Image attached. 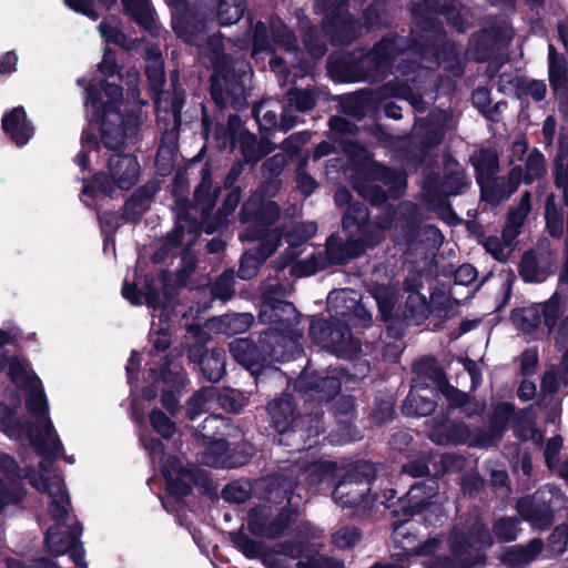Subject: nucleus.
Segmentation results:
<instances>
[{
  "instance_id": "obj_23",
  "label": "nucleus",
  "mask_w": 568,
  "mask_h": 568,
  "mask_svg": "<svg viewBox=\"0 0 568 568\" xmlns=\"http://www.w3.org/2000/svg\"><path fill=\"white\" fill-rule=\"evenodd\" d=\"M549 50V81L557 94L568 97L567 61L556 53L554 45Z\"/></svg>"
},
{
  "instance_id": "obj_22",
  "label": "nucleus",
  "mask_w": 568,
  "mask_h": 568,
  "mask_svg": "<svg viewBox=\"0 0 568 568\" xmlns=\"http://www.w3.org/2000/svg\"><path fill=\"white\" fill-rule=\"evenodd\" d=\"M469 435V429L464 424L444 422L430 430L429 437L439 445H446L466 443Z\"/></svg>"
},
{
  "instance_id": "obj_25",
  "label": "nucleus",
  "mask_w": 568,
  "mask_h": 568,
  "mask_svg": "<svg viewBox=\"0 0 568 568\" xmlns=\"http://www.w3.org/2000/svg\"><path fill=\"white\" fill-rule=\"evenodd\" d=\"M530 209V194L526 192L523 194L518 205L508 213L507 223L504 229V235L508 241H515L518 236Z\"/></svg>"
},
{
  "instance_id": "obj_9",
  "label": "nucleus",
  "mask_w": 568,
  "mask_h": 568,
  "mask_svg": "<svg viewBox=\"0 0 568 568\" xmlns=\"http://www.w3.org/2000/svg\"><path fill=\"white\" fill-rule=\"evenodd\" d=\"M449 545L455 560L430 559L425 568H470L476 564V560L471 559L473 555L477 558L481 549L491 545V540L488 531L478 527L468 538L463 532L454 530Z\"/></svg>"
},
{
  "instance_id": "obj_31",
  "label": "nucleus",
  "mask_w": 568,
  "mask_h": 568,
  "mask_svg": "<svg viewBox=\"0 0 568 568\" xmlns=\"http://www.w3.org/2000/svg\"><path fill=\"white\" fill-rule=\"evenodd\" d=\"M201 369L209 381L217 382L222 378L225 368L223 354L217 351L205 353L200 361Z\"/></svg>"
},
{
  "instance_id": "obj_59",
  "label": "nucleus",
  "mask_w": 568,
  "mask_h": 568,
  "mask_svg": "<svg viewBox=\"0 0 568 568\" xmlns=\"http://www.w3.org/2000/svg\"><path fill=\"white\" fill-rule=\"evenodd\" d=\"M520 89L535 101H541L546 94V84L538 80H525L520 83Z\"/></svg>"
},
{
  "instance_id": "obj_40",
  "label": "nucleus",
  "mask_w": 568,
  "mask_h": 568,
  "mask_svg": "<svg viewBox=\"0 0 568 568\" xmlns=\"http://www.w3.org/2000/svg\"><path fill=\"white\" fill-rule=\"evenodd\" d=\"M545 173L546 166L544 155L538 150L531 151L526 161L524 176L525 182L532 183L534 181L541 179Z\"/></svg>"
},
{
  "instance_id": "obj_16",
  "label": "nucleus",
  "mask_w": 568,
  "mask_h": 568,
  "mask_svg": "<svg viewBox=\"0 0 568 568\" xmlns=\"http://www.w3.org/2000/svg\"><path fill=\"white\" fill-rule=\"evenodd\" d=\"M296 387L311 399L323 402L339 392L341 383L335 376L325 375L311 377L307 374H303L298 377Z\"/></svg>"
},
{
  "instance_id": "obj_46",
  "label": "nucleus",
  "mask_w": 568,
  "mask_h": 568,
  "mask_svg": "<svg viewBox=\"0 0 568 568\" xmlns=\"http://www.w3.org/2000/svg\"><path fill=\"white\" fill-rule=\"evenodd\" d=\"M326 265V260L322 256H315L297 261L292 266V273L295 276H308L323 268Z\"/></svg>"
},
{
  "instance_id": "obj_51",
  "label": "nucleus",
  "mask_w": 568,
  "mask_h": 568,
  "mask_svg": "<svg viewBox=\"0 0 568 568\" xmlns=\"http://www.w3.org/2000/svg\"><path fill=\"white\" fill-rule=\"evenodd\" d=\"M226 447H227V444L225 440H223V439L215 440L212 444L210 452L205 454L203 462L213 467H230V466H232L231 464L227 463V460L224 458V456L222 454H219L216 456H214L212 454L213 452H219V453L225 452Z\"/></svg>"
},
{
  "instance_id": "obj_32",
  "label": "nucleus",
  "mask_w": 568,
  "mask_h": 568,
  "mask_svg": "<svg viewBox=\"0 0 568 568\" xmlns=\"http://www.w3.org/2000/svg\"><path fill=\"white\" fill-rule=\"evenodd\" d=\"M123 6L139 24L145 29L152 28L153 17L149 0H123Z\"/></svg>"
},
{
  "instance_id": "obj_20",
  "label": "nucleus",
  "mask_w": 568,
  "mask_h": 568,
  "mask_svg": "<svg viewBox=\"0 0 568 568\" xmlns=\"http://www.w3.org/2000/svg\"><path fill=\"white\" fill-rule=\"evenodd\" d=\"M519 515L537 528H545L552 521L550 506L537 495L525 497L517 504Z\"/></svg>"
},
{
  "instance_id": "obj_6",
  "label": "nucleus",
  "mask_w": 568,
  "mask_h": 568,
  "mask_svg": "<svg viewBox=\"0 0 568 568\" xmlns=\"http://www.w3.org/2000/svg\"><path fill=\"white\" fill-rule=\"evenodd\" d=\"M327 307L332 321L314 320L310 326V334L315 343L323 348L327 342L336 323L344 322L352 326H365L371 321V314L359 304V296L351 290L333 291L327 296Z\"/></svg>"
},
{
  "instance_id": "obj_26",
  "label": "nucleus",
  "mask_w": 568,
  "mask_h": 568,
  "mask_svg": "<svg viewBox=\"0 0 568 568\" xmlns=\"http://www.w3.org/2000/svg\"><path fill=\"white\" fill-rule=\"evenodd\" d=\"M511 410L513 408L508 404L498 405L491 418L490 434L487 436H479L474 442V444L481 447H488L493 445L500 437L503 430L505 429L511 415Z\"/></svg>"
},
{
  "instance_id": "obj_15",
  "label": "nucleus",
  "mask_w": 568,
  "mask_h": 568,
  "mask_svg": "<svg viewBox=\"0 0 568 568\" xmlns=\"http://www.w3.org/2000/svg\"><path fill=\"white\" fill-rule=\"evenodd\" d=\"M272 39L268 38L266 27L257 23L254 30L253 55L260 51H272L276 48L292 50L295 48L296 39L281 20H274L271 28Z\"/></svg>"
},
{
  "instance_id": "obj_21",
  "label": "nucleus",
  "mask_w": 568,
  "mask_h": 568,
  "mask_svg": "<svg viewBox=\"0 0 568 568\" xmlns=\"http://www.w3.org/2000/svg\"><path fill=\"white\" fill-rule=\"evenodd\" d=\"M343 325L347 323H336L333 331L329 333L332 341L327 342L326 349L342 356H349L359 351V344L355 341L348 332V328Z\"/></svg>"
},
{
  "instance_id": "obj_44",
  "label": "nucleus",
  "mask_w": 568,
  "mask_h": 568,
  "mask_svg": "<svg viewBox=\"0 0 568 568\" xmlns=\"http://www.w3.org/2000/svg\"><path fill=\"white\" fill-rule=\"evenodd\" d=\"M434 376L437 383V386L442 394L447 398L452 406H464L467 405V398L464 393L458 390L457 388L449 385L443 377V373L440 371H435Z\"/></svg>"
},
{
  "instance_id": "obj_28",
  "label": "nucleus",
  "mask_w": 568,
  "mask_h": 568,
  "mask_svg": "<svg viewBox=\"0 0 568 568\" xmlns=\"http://www.w3.org/2000/svg\"><path fill=\"white\" fill-rule=\"evenodd\" d=\"M261 517L257 510L252 511L248 516V528L255 535L276 538L280 537L287 527L286 520L282 516L270 525H264L261 521Z\"/></svg>"
},
{
  "instance_id": "obj_30",
  "label": "nucleus",
  "mask_w": 568,
  "mask_h": 568,
  "mask_svg": "<svg viewBox=\"0 0 568 568\" xmlns=\"http://www.w3.org/2000/svg\"><path fill=\"white\" fill-rule=\"evenodd\" d=\"M100 154L101 148L97 139L91 133L84 132L81 139V151L75 158L77 164L82 170H91L93 162L100 158Z\"/></svg>"
},
{
  "instance_id": "obj_64",
  "label": "nucleus",
  "mask_w": 568,
  "mask_h": 568,
  "mask_svg": "<svg viewBox=\"0 0 568 568\" xmlns=\"http://www.w3.org/2000/svg\"><path fill=\"white\" fill-rule=\"evenodd\" d=\"M153 346L156 351H164L170 345L169 327L160 326L155 328V322H152Z\"/></svg>"
},
{
  "instance_id": "obj_14",
  "label": "nucleus",
  "mask_w": 568,
  "mask_h": 568,
  "mask_svg": "<svg viewBox=\"0 0 568 568\" xmlns=\"http://www.w3.org/2000/svg\"><path fill=\"white\" fill-rule=\"evenodd\" d=\"M476 169L478 171V182L481 185V197L493 204H497L504 199L511 195L513 192L518 187L521 178V169L519 166L514 168L509 173V183L511 184L509 191L505 194H493L484 185L483 179L485 175L490 176L497 170V158L491 151H481L476 162Z\"/></svg>"
},
{
  "instance_id": "obj_41",
  "label": "nucleus",
  "mask_w": 568,
  "mask_h": 568,
  "mask_svg": "<svg viewBox=\"0 0 568 568\" xmlns=\"http://www.w3.org/2000/svg\"><path fill=\"white\" fill-rule=\"evenodd\" d=\"M273 151L268 142L256 141L254 138H246L242 143V152L246 162H256Z\"/></svg>"
},
{
  "instance_id": "obj_42",
  "label": "nucleus",
  "mask_w": 568,
  "mask_h": 568,
  "mask_svg": "<svg viewBox=\"0 0 568 568\" xmlns=\"http://www.w3.org/2000/svg\"><path fill=\"white\" fill-rule=\"evenodd\" d=\"M253 316L248 313L225 315L219 320L223 326V332L227 334H239L251 326Z\"/></svg>"
},
{
  "instance_id": "obj_49",
  "label": "nucleus",
  "mask_w": 568,
  "mask_h": 568,
  "mask_svg": "<svg viewBox=\"0 0 568 568\" xmlns=\"http://www.w3.org/2000/svg\"><path fill=\"white\" fill-rule=\"evenodd\" d=\"M153 429L163 437H171L175 432L174 424L160 409H153L150 415Z\"/></svg>"
},
{
  "instance_id": "obj_60",
  "label": "nucleus",
  "mask_w": 568,
  "mask_h": 568,
  "mask_svg": "<svg viewBox=\"0 0 568 568\" xmlns=\"http://www.w3.org/2000/svg\"><path fill=\"white\" fill-rule=\"evenodd\" d=\"M248 489L244 485H241L239 483L231 484L226 486L223 490V497L226 500L235 501V503H243L248 498Z\"/></svg>"
},
{
  "instance_id": "obj_36",
  "label": "nucleus",
  "mask_w": 568,
  "mask_h": 568,
  "mask_svg": "<svg viewBox=\"0 0 568 568\" xmlns=\"http://www.w3.org/2000/svg\"><path fill=\"white\" fill-rule=\"evenodd\" d=\"M244 12L243 0H221L217 9L220 23L230 26L237 22Z\"/></svg>"
},
{
  "instance_id": "obj_27",
  "label": "nucleus",
  "mask_w": 568,
  "mask_h": 568,
  "mask_svg": "<svg viewBox=\"0 0 568 568\" xmlns=\"http://www.w3.org/2000/svg\"><path fill=\"white\" fill-rule=\"evenodd\" d=\"M317 231V225L314 222H305L298 223L291 227V230L286 234V240L288 243V258L293 261L296 258L301 251L300 246L305 243L308 239H311Z\"/></svg>"
},
{
  "instance_id": "obj_12",
  "label": "nucleus",
  "mask_w": 568,
  "mask_h": 568,
  "mask_svg": "<svg viewBox=\"0 0 568 568\" xmlns=\"http://www.w3.org/2000/svg\"><path fill=\"white\" fill-rule=\"evenodd\" d=\"M561 314L559 297L554 295L544 304H535L514 311L511 322L524 333H531L544 323L548 333H551Z\"/></svg>"
},
{
  "instance_id": "obj_45",
  "label": "nucleus",
  "mask_w": 568,
  "mask_h": 568,
  "mask_svg": "<svg viewBox=\"0 0 568 568\" xmlns=\"http://www.w3.org/2000/svg\"><path fill=\"white\" fill-rule=\"evenodd\" d=\"M514 241H508L503 234V237H488L485 241V248L490 253L494 258L498 261H506L511 253Z\"/></svg>"
},
{
  "instance_id": "obj_48",
  "label": "nucleus",
  "mask_w": 568,
  "mask_h": 568,
  "mask_svg": "<svg viewBox=\"0 0 568 568\" xmlns=\"http://www.w3.org/2000/svg\"><path fill=\"white\" fill-rule=\"evenodd\" d=\"M234 275L233 272H224L214 283L212 294L214 297L226 301L234 294L233 288Z\"/></svg>"
},
{
  "instance_id": "obj_18",
  "label": "nucleus",
  "mask_w": 568,
  "mask_h": 568,
  "mask_svg": "<svg viewBox=\"0 0 568 568\" xmlns=\"http://www.w3.org/2000/svg\"><path fill=\"white\" fill-rule=\"evenodd\" d=\"M393 539L402 550L403 556L426 555L433 551L437 545L436 539H429L423 545L418 544L417 536L414 534V525L410 523L399 524L394 528Z\"/></svg>"
},
{
  "instance_id": "obj_58",
  "label": "nucleus",
  "mask_w": 568,
  "mask_h": 568,
  "mask_svg": "<svg viewBox=\"0 0 568 568\" xmlns=\"http://www.w3.org/2000/svg\"><path fill=\"white\" fill-rule=\"evenodd\" d=\"M235 546L248 558H256L261 555V547L245 535H237L234 538Z\"/></svg>"
},
{
  "instance_id": "obj_17",
  "label": "nucleus",
  "mask_w": 568,
  "mask_h": 568,
  "mask_svg": "<svg viewBox=\"0 0 568 568\" xmlns=\"http://www.w3.org/2000/svg\"><path fill=\"white\" fill-rule=\"evenodd\" d=\"M2 128L11 141L19 146L27 144L34 132L32 123L27 119L26 111L20 106L4 113Z\"/></svg>"
},
{
  "instance_id": "obj_37",
  "label": "nucleus",
  "mask_w": 568,
  "mask_h": 568,
  "mask_svg": "<svg viewBox=\"0 0 568 568\" xmlns=\"http://www.w3.org/2000/svg\"><path fill=\"white\" fill-rule=\"evenodd\" d=\"M372 295L376 301V304L379 308L382 317L384 320H388L392 315L393 307L395 304V293L392 287L377 285L372 290Z\"/></svg>"
},
{
  "instance_id": "obj_62",
  "label": "nucleus",
  "mask_w": 568,
  "mask_h": 568,
  "mask_svg": "<svg viewBox=\"0 0 568 568\" xmlns=\"http://www.w3.org/2000/svg\"><path fill=\"white\" fill-rule=\"evenodd\" d=\"M555 182L557 187L562 189L565 202L568 204V165L561 161L556 163Z\"/></svg>"
},
{
  "instance_id": "obj_39",
  "label": "nucleus",
  "mask_w": 568,
  "mask_h": 568,
  "mask_svg": "<svg viewBox=\"0 0 568 568\" xmlns=\"http://www.w3.org/2000/svg\"><path fill=\"white\" fill-rule=\"evenodd\" d=\"M215 390L211 387L203 388L197 392L187 403V415L191 419L204 413L210 407V402L213 400Z\"/></svg>"
},
{
  "instance_id": "obj_5",
  "label": "nucleus",
  "mask_w": 568,
  "mask_h": 568,
  "mask_svg": "<svg viewBox=\"0 0 568 568\" xmlns=\"http://www.w3.org/2000/svg\"><path fill=\"white\" fill-rule=\"evenodd\" d=\"M141 166L132 154L114 153L106 159L105 169L95 173L91 181L83 183L81 200L91 206L98 194L112 195L116 190L128 191L140 178Z\"/></svg>"
},
{
  "instance_id": "obj_1",
  "label": "nucleus",
  "mask_w": 568,
  "mask_h": 568,
  "mask_svg": "<svg viewBox=\"0 0 568 568\" xmlns=\"http://www.w3.org/2000/svg\"><path fill=\"white\" fill-rule=\"evenodd\" d=\"M30 416L33 420L22 424L16 423L13 420L12 413H10L0 420V429L11 438L19 439L26 437L31 442L27 434L28 426H31L34 433L40 434L44 438L45 443L49 444L50 440L48 436L44 435L38 418L33 415ZM60 448L55 452L40 450L31 445L41 456H43V460L39 463L38 470L29 469L24 473L17 466L16 460L6 454L0 455V469L11 477H28L30 484L39 493L48 495L50 499L49 513L54 520V525L50 526L45 534V546L48 550L55 556L69 552L75 565L81 568H87L84 549L79 541L82 527L80 525H74L72 527L67 525L70 507L69 496L61 477L52 468L51 459L62 450V443L60 442Z\"/></svg>"
},
{
  "instance_id": "obj_43",
  "label": "nucleus",
  "mask_w": 568,
  "mask_h": 568,
  "mask_svg": "<svg viewBox=\"0 0 568 568\" xmlns=\"http://www.w3.org/2000/svg\"><path fill=\"white\" fill-rule=\"evenodd\" d=\"M95 0H65V4L82 14L90 17L93 20L98 19V13L95 11ZM115 0H98V3L101 8L108 10L114 4Z\"/></svg>"
},
{
  "instance_id": "obj_50",
  "label": "nucleus",
  "mask_w": 568,
  "mask_h": 568,
  "mask_svg": "<svg viewBox=\"0 0 568 568\" xmlns=\"http://www.w3.org/2000/svg\"><path fill=\"white\" fill-rule=\"evenodd\" d=\"M297 568H344V566L339 561H334L322 555H313L300 559Z\"/></svg>"
},
{
  "instance_id": "obj_38",
  "label": "nucleus",
  "mask_w": 568,
  "mask_h": 568,
  "mask_svg": "<svg viewBox=\"0 0 568 568\" xmlns=\"http://www.w3.org/2000/svg\"><path fill=\"white\" fill-rule=\"evenodd\" d=\"M405 316L413 320L425 318L428 314V304L426 297L419 292L409 293L405 304Z\"/></svg>"
},
{
  "instance_id": "obj_56",
  "label": "nucleus",
  "mask_w": 568,
  "mask_h": 568,
  "mask_svg": "<svg viewBox=\"0 0 568 568\" xmlns=\"http://www.w3.org/2000/svg\"><path fill=\"white\" fill-rule=\"evenodd\" d=\"M333 469V464L320 462L310 465L306 473L313 477V483H322L331 477Z\"/></svg>"
},
{
  "instance_id": "obj_33",
  "label": "nucleus",
  "mask_w": 568,
  "mask_h": 568,
  "mask_svg": "<svg viewBox=\"0 0 568 568\" xmlns=\"http://www.w3.org/2000/svg\"><path fill=\"white\" fill-rule=\"evenodd\" d=\"M434 409L435 403L415 390H410L403 405V412L408 416H426Z\"/></svg>"
},
{
  "instance_id": "obj_35",
  "label": "nucleus",
  "mask_w": 568,
  "mask_h": 568,
  "mask_svg": "<svg viewBox=\"0 0 568 568\" xmlns=\"http://www.w3.org/2000/svg\"><path fill=\"white\" fill-rule=\"evenodd\" d=\"M239 202H240V193L237 191H232L225 199L222 209L219 210L217 215L215 217L216 222L215 223L210 222V221L204 222L205 232L213 233L217 229L223 226L226 222L227 216L231 215L235 211Z\"/></svg>"
},
{
  "instance_id": "obj_8",
  "label": "nucleus",
  "mask_w": 568,
  "mask_h": 568,
  "mask_svg": "<svg viewBox=\"0 0 568 568\" xmlns=\"http://www.w3.org/2000/svg\"><path fill=\"white\" fill-rule=\"evenodd\" d=\"M373 468L362 464L355 470L347 473L334 487L333 499L341 507L353 508L356 514L368 511L375 499L371 496V479Z\"/></svg>"
},
{
  "instance_id": "obj_61",
  "label": "nucleus",
  "mask_w": 568,
  "mask_h": 568,
  "mask_svg": "<svg viewBox=\"0 0 568 568\" xmlns=\"http://www.w3.org/2000/svg\"><path fill=\"white\" fill-rule=\"evenodd\" d=\"M476 277V268L470 264H464L455 272V283L458 285L468 286L475 282Z\"/></svg>"
},
{
  "instance_id": "obj_24",
  "label": "nucleus",
  "mask_w": 568,
  "mask_h": 568,
  "mask_svg": "<svg viewBox=\"0 0 568 568\" xmlns=\"http://www.w3.org/2000/svg\"><path fill=\"white\" fill-rule=\"evenodd\" d=\"M542 542L532 539L527 546H513L503 556V561L513 567H520L531 562L540 554Z\"/></svg>"
},
{
  "instance_id": "obj_10",
  "label": "nucleus",
  "mask_w": 568,
  "mask_h": 568,
  "mask_svg": "<svg viewBox=\"0 0 568 568\" xmlns=\"http://www.w3.org/2000/svg\"><path fill=\"white\" fill-rule=\"evenodd\" d=\"M354 187L364 199L381 204L389 197L399 196L406 187V180L402 173L373 164L368 178L362 182L356 181Z\"/></svg>"
},
{
  "instance_id": "obj_34",
  "label": "nucleus",
  "mask_w": 568,
  "mask_h": 568,
  "mask_svg": "<svg viewBox=\"0 0 568 568\" xmlns=\"http://www.w3.org/2000/svg\"><path fill=\"white\" fill-rule=\"evenodd\" d=\"M426 486L416 484L410 487L405 497V507L410 513H419L429 505V498L434 495V488H429V494L426 496Z\"/></svg>"
},
{
  "instance_id": "obj_11",
  "label": "nucleus",
  "mask_w": 568,
  "mask_h": 568,
  "mask_svg": "<svg viewBox=\"0 0 568 568\" xmlns=\"http://www.w3.org/2000/svg\"><path fill=\"white\" fill-rule=\"evenodd\" d=\"M143 444L149 450L152 462L161 465L169 491L178 497L187 495L194 481L193 473L186 469L178 457L169 456L164 459L161 440L151 439L150 442H143Z\"/></svg>"
},
{
  "instance_id": "obj_19",
  "label": "nucleus",
  "mask_w": 568,
  "mask_h": 568,
  "mask_svg": "<svg viewBox=\"0 0 568 568\" xmlns=\"http://www.w3.org/2000/svg\"><path fill=\"white\" fill-rule=\"evenodd\" d=\"M267 240L263 242L255 253L246 252L239 270V276L243 280L252 278L261 264L275 251L277 246V233L275 231L267 233Z\"/></svg>"
},
{
  "instance_id": "obj_54",
  "label": "nucleus",
  "mask_w": 568,
  "mask_h": 568,
  "mask_svg": "<svg viewBox=\"0 0 568 568\" xmlns=\"http://www.w3.org/2000/svg\"><path fill=\"white\" fill-rule=\"evenodd\" d=\"M98 30L100 32V36L102 39L108 43H115L123 48H129L128 39L126 37L116 28L111 27L105 23H101L98 27Z\"/></svg>"
},
{
  "instance_id": "obj_13",
  "label": "nucleus",
  "mask_w": 568,
  "mask_h": 568,
  "mask_svg": "<svg viewBox=\"0 0 568 568\" xmlns=\"http://www.w3.org/2000/svg\"><path fill=\"white\" fill-rule=\"evenodd\" d=\"M452 170V174L443 182V184L439 187V197L437 200L434 199V195L436 191L432 190L430 187L426 191V201L430 209L433 210H439L442 214L447 215V220L449 222H453L456 220V216L452 213L450 209L446 204V196L448 195H456L462 193L468 185L469 182L467 181L464 171L457 163L448 164Z\"/></svg>"
},
{
  "instance_id": "obj_4",
  "label": "nucleus",
  "mask_w": 568,
  "mask_h": 568,
  "mask_svg": "<svg viewBox=\"0 0 568 568\" xmlns=\"http://www.w3.org/2000/svg\"><path fill=\"white\" fill-rule=\"evenodd\" d=\"M6 364H8L11 381L18 387L26 390V405L29 414L38 418L44 435L48 436L50 442L47 444L44 438L40 434L34 433L31 426L27 428L28 437L37 449L55 452L61 446L60 438L49 416V404L40 378L33 373L26 361L14 356L7 358L0 352V372Z\"/></svg>"
},
{
  "instance_id": "obj_3",
  "label": "nucleus",
  "mask_w": 568,
  "mask_h": 568,
  "mask_svg": "<svg viewBox=\"0 0 568 568\" xmlns=\"http://www.w3.org/2000/svg\"><path fill=\"white\" fill-rule=\"evenodd\" d=\"M78 83L87 90V115L99 125L104 148H121L141 124V112L129 109L128 102L122 99V90L114 83L103 82L101 90L91 83L87 85L84 79H79Z\"/></svg>"
},
{
  "instance_id": "obj_55",
  "label": "nucleus",
  "mask_w": 568,
  "mask_h": 568,
  "mask_svg": "<svg viewBox=\"0 0 568 568\" xmlns=\"http://www.w3.org/2000/svg\"><path fill=\"white\" fill-rule=\"evenodd\" d=\"M290 105H294L300 111H307L313 108L314 100L310 92L292 90L287 93Z\"/></svg>"
},
{
  "instance_id": "obj_52",
  "label": "nucleus",
  "mask_w": 568,
  "mask_h": 568,
  "mask_svg": "<svg viewBox=\"0 0 568 568\" xmlns=\"http://www.w3.org/2000/svg\"><path fill=\"white\" fill-rule=\"evenodd\" d=\"M494 532L503 541L514 540L518 535L517 521L513 518L501 519L496 523Z\"/></svg>"
},
{
  "instance_id": "obj_2",
  "label": "nucleus",
  "mask_w": 568,
  "mask_h": 568,
  "mask_svg": "<svg viewBox=\"0 0 568 568\" xmlns=\"http://www.w3.org/2000/svg\"><path fill=\"white\" fill-rule=\"evenodd\" d=\"M260 318L274 326L261 338L262 352H258L256 346L245 338L235 339L230 344V352L234 359L253 374L257 372L260 362L267 357L275 361L285 359V352L278 347L283 346L293 351L302 337V331L296 327L298 313L292 303L274 300L265 294Z\"/></svg>"
},
{
  "instance_id": "obj_63",
  "label": "nucleus",
  "mask_w": 568,
  "mask_h": 568,
  "mask_svg": "<svg viewBox=\"0 0 568 568\" xmlns=\"http://www.w3.org/2000/svg\"><path fill=\"white\" fill-rule=\"evenodd\" d=\"M561 447V438L552 437L546 444L545 458L547 466L551 469L557 466V455Z\"/></svg>"
},
{
  "instance_id": "obj_57",
  "label": "nucleus",
  "mask_w": 568,
  "mask_h": 568,
  "mask_svg": "<svg viewBox=\"0 0 568 568\" xmlns=\"http://www.w3.org/2000/svg\"><path fill=\"white\" fill-rule=\"evenodd\" d=\"M568 541V531L566 527H557L549 540V549L552 555H561Z\"/></svg>"
},
{
  "instance_id": "obj_53",
  "label": "nucleus",
  "mask_w": 568,
  "mask_h": 568,
  "mask_svg": "<svg viewBox=\"0 0 568 568\" xmlns=\"http://www.w3.org/2000/svg\"><path fill=\"white\" fill-rule=\"evenodd\" d=\"M520 274L526 282L541 281V274L538 272L536 258L532 253H526L520 263Z\"/></svg>"
},
{
  "instance_id": "obj_7",
  "label": "nucleus",
  "mask_w": 568,
  "mask_h": 568,
  "mask_svg": "<svg viewBox=\"0 0 568 568\" xmlns=\"http://www.w3.org/2000/svg\"><path fill=\"white\" fill-rule=\"evenodd\" d=\"M368 212L363 204H352L343 219V227L347 240L342 243L337 236L332 235L326 243V260L334 264L359 255L373 241L367 239L369 225Z\"/></svg>"
},
{
  "instance_id": "obj_47",
  "label": "nucleus",
  "mask_w": 568,
  "mask_h": 568,
  "mask_svg": "<svg viewBox=\"0 0 568 568\" xmlns=\"http://www.w3.org/2000/svg\"><path fill=\"white\" fill-rule=\"evenodd\" d=\"M361 536L356 527H342L333 534L332 540L338 548H349L359 541Z\"/></svg>"
},
{
  "instance_id": "obj_29",
  "label": "nucleus",
  "mask_w": 568,
  "mask_h": 568,
  "mask_svg": "<svg viewBox=\"0 0 568 568\" xmlns=\"http://www.w3.org/2000/svg\"><path fill=\"white\" fill-rule=\"evenodd\" d=\"M268 413L272 417L275 428L280 433H285L292 420L293 407L288 398H280L268 404Z\"/></svg>"
}]
</instances>
